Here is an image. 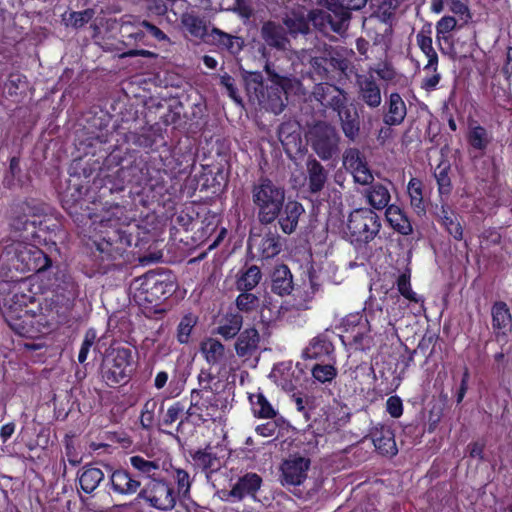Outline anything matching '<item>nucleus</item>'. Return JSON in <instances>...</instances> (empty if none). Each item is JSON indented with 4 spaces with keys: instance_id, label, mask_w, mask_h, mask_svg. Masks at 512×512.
<instances>
[{
    "instance_id": "59",
    "label": "nucleus",
    "mask_w": 512,
    "mask_h": 512,
    "mask_svg": "<svg viewBox=\"0 0 512 512\" xmlns=\"http://www.w3.org/2000/svg\"><path fill=\"white\" fill-rule=\"evenodd\" d=\"M96 338V334L94 331L89 330L86 332L84 340L82 342L79 354H78V361L80 363H84L87 359L88 353L90 351V348L94 344Z\"/></svg>"
},
{
    "instance_id": "13",
    "label": "nucleus",
    "mask_w": 512,
    "mask_h": 512,
    "mask_svg": "<svg viewBox=\"0 0 512 512\" xmlns=\"http://www.w3.org/2000/svg\"><path fill=\"white\" fill-rule=\"evenodd\" d=\"M310 460L300 456H292L285 460L281 466L283 485L299 486L307 478Z\"/></svg>"
},
{
    "instance_id": "11",
    "label": "nucleus",
    "mask_w": 512,
    "mask_h": 512,
    "mask_svg": "<svg viewBox=\"0 0 512 512\" xmlns=\"http://www.w3.org/2000/svg\"><path fill=\"white\" fill-rule=\"evenodd\" d=\"M367 0H335V3L329 4V10L332 11L337 21H333L330 14L325 12H317L313 14L312 21L314 25H322L323 20H327L334 32L340 33L346 28V24L350 19V10H359L365 6Z\"/></svg>"
},
{
    "instance_id": "1",
    "label": "nucleus",
    "mask_w": 512,
    "mask_h": 512,
    "mask_svg": "<svg viewBox=\"0 0 512 512\" xmlns=\"http://www.w3.org/2000/svg\"><path fill=\"white\" fill-rule=\"evenodd\" d=\"M9 265L21 273L39 272L50 265L49 258L35 245L25 242H14L8 245L0 257V265Z\"/></svg>"
},
{
    "instance_id": "4",
    "label": "nucleus",
    "mask_w": 512,
    "mask_h": 512,
    "mask_svg": "<svg viewBox=\"0 0 512 512\" xmlns=\"http://www.w3.org/2000/svg\"><path fill=\"white\" fill-rule=\"evenodd\" d=\"M0 296L1 310L6 321L26 311L27 305L34 299L30 284L25 279L0 283Z\"/></svg>"
},
{
    "instance_id": "27",
    "label": "nucleus",
    "mask_w": 512,
    "mask_h": 512,
    "mask_svg": "<svg viewBox=\"0 0 512 512\" xmlns=\"http://www.w3.org/2000/svg\"><path fill=\"white\" fill-rule=\"evenodd\" d=\"M445 6L449 8V10L464 19L465 22L471 19L470 10L466 0H431V12L435 14H440L444 11Z\"/></svg>"
},
{
    "instance_id": "39",
    "label": "nucleus",
    "mask_w": 512,
    "mask_h": 512,
    "mask_svg": "<svg viewBox=\"0 0 512 512\" xmlns=\"http://www.w3.org/2000/svg\"><path fill=\"white\" fill-rule=\"evenodd\" d=\"M104 479V473L96 467H84L78 476L79 485L85 493H92Z\"/></svg>"
},
{
    "instance_id": "44",
    "label": "nucleus",
    "mask_w": 512,
    "mask_h": 512,
    "mask_svg": "<svg viewBox=\"0 0 512 512\" xmlns=\"http://www.w3.org/2000/svg\"><path fill=\"white\" fill-rule=\"evenodd\" d=\"M261 278L259 267L252 265L240 272L236 280V288L239 291H251L259 284Z\"/></svg>"
},
{
    "instance_id": "63",
    "label": "nucleus",
    "mask_w": 512,
    "mask_h": 512,
    "mask_svg": "<svg viewBox=\"0 0 512 512\" xmlns=\"http://www.w3.org/2000/svg\"><path fill=\"white\" fill-rule=\"evenodd\" d=\"M183 412V407L180 403H175L171 405L166 412V415L164 417V424L165 425H171L173 424L180 416V414Z\"/></svg>"
},
{
    "instance_id": "50",
    "label": "nucleus",
    "mask_w": 512,
    "mask_h": 512,
    "mask_svg": "<svg viewBox=\"0 0 512 512\" xmlns=\"http://www.w3.org/2000/svg\"><path fill=\"white\" fill-rule=\"evenodd\" d=\"M333 363L328 364H316L312 368V376L315 380L320 383L331 382L337 375V370L334 366L335 360H332Z\"/></svg>"
},
{
    "instance_id": "37",
    "label": "nucleus",
    "mask_w": 512,
    "mask_h": 512,
    "mask_svg": "<svg viewBox=\"0 0 512 512\" xmlns=\"http://www.w3.org/2000/svg\"><path fill=\"white\" fill-rule=\"evenodd\" d=\"M317 290L318 287L311 278L308 283L304 282L300 288L296 289L295 294L293 295L292 307L297 311L309 309V304Z\"/></svg>"
},
{
    "instance_id": "14",
    "label": "nucleus",
    "mask_w": 512,
    "mask_h": 512,
    "mask_svg": "<svg viewBox=\"0 0 512 512\" xmlns=\"http://www.w3.org/2000/svg\"><path fill=\"white\" fill-rule=\"evenodd\" d=\"M272 81L274 84L267 87L266 94H262V98L259 101L265 109L270 110L274 114H279L285 107L283 93L286 88L287 79L274 75Z\"/></svg>"
},
{
    "instance_id": "24",
    "label": "nucleus",
    "mask_w": 512,
    "mask_h": 512,
    "mask_svg": "<svg viewBox=\"0 0 512 512\" xmlns=\"http://www.w3.org/2000/svg\"><path fill=\"white\" fill-rule=\"evenodd\" d=\"M334 111L338 113L344 135L350 140H355L360 130L359 117L356 109L345 103L341 108L335 109Z\"/></svg>"
},
{
    "instance_id": "45",
    "label": "nucleus",
    "mask_w": 512,
    "mask_h": 512,
    "mask_svg": "<svg viewBox=\"0 0 512 512\" xmlns=\"http://www.w3.org/2000/svg\"><path fill=\"white\" fill-rule=\"evenodd\" d=\"M130 463L140 474L151 478V480L156 479L155 477L159 475L161 470L159 460H149L139 455L132 456L130 458Z\"/></svg>"
},
{
    "instance_id": "17",
    "label": "nucleus",
    "mask_w": 512,
    "mask_h": 512,
    "mask_svg": "<svg viewBox=\"0 0 512 512\" xmlns=\"http://www.w3.org/2000/svg\"><path fill=\"white\" fill-rule=\"evenodd\" d=\"M262 484L261 477L256 473H247L233 485L232 489L227 494L234 500L240 501L245 497L255 498L256 492L260 489Z\"/></svg>"
},
{
    "instance_id": "30",
    "label": "nucleus",
    "mask_w": 512,
    "mask_h": 512,
    "mask_svg": "<svg viewBox=\"0 0 512 512\" xmlns=\"http://www.w3.org/2000/svg\"><path fill=\"white\" fill-rule=\"evenodd\" d=\"M261 36L264 41L276 49H285L288 42L285 30L274 22H266L261 28Z\"/></svg>"
},
{
    "instance_id": "8",
    "label": "nucleus",
    "mask_w": 512,
    "mask_h": 512,
    "mask_svg": "<svg viewBox=\"0 0 512 512\" xmlns=\"http://www.w3.org/2000/svg\"><path fill=\"white\" fill-rule=\"evenodd\" d=\"M378 215L368 208L356 209L350 213L347 230L351 242L368 243L380 231Z\"/></svg>"
},
{
    "instance_id": "5",
    "label": "nucleus",
    "mask_w": 512,
    "mask_h": 512,
    "mask_svg": "<svg viewBox=\"0 0 512 512\" xmlns=\"http://www.w3.org/2000/svg\"><path fill=\"white\" fill-rule=\"evenodd\" d=\"M134 301L140 305H156L171 293L172 284L154 272L136 278L130 286Z\"/></svg>"
},
{
    "instance_id": "31",
    "label": "nucleus",
    "mask_w": 512,
    "mask_h": 512,
    "mask_svg": "<svg viewBox=\"0 0 512 512\" xmlns=\"http://www.w3.org/2000/svg\"><path fill=\"white\" fill-rule=\"evenodd\" d=\"M199 394L195 391L191 394V405L187 410V416L194 423H203L213 418L211 410H215L213 406H209L204 400L198 399Z\"/></svg>"
},
{
    "instance_id": "42",
    "label": "nucleus",
    "mask_w": 512,
    "mask_h": 512,
    "mask_svg": "<svg viewBox=\"0 0 512 512\" xmlns=\"http://www.w3.org/2000/svg\"><path fill=\"white\" fill-rule=\"evenodd\" d=\"M192 457L195 465L205 472H214L220 467L219 459L211 446L196 451Z\"/></svg>"
},
{
    "instance_id": "9",
    "label": "nucleus",
    "mask_w": 512,
    "mask_h": 512,
    "mask_svg": "<svg viewBox=\"0 0 512 512\" xmlns=\"http://www.w3.org/2000/svg\"><path fill=\"white\" fill-rule=\"evenodd\" d=\"M307 141L322 159L329 160L338 153L340 137L336 129L326 122H318L307 132Z\"/></svg>"
},
{
    "instance_id": "12",
    "label": "nucleus",
    "mask_w": 512,
    "mask_h": 512,
    "mask_svg": "<svg viewBox=\"0 0 512 512\" xmlns=\"http://www.w3.org/2000/svg\"><path fill=\"white\" fill-rule=\"evenodd\" d=\"M343 165L350 171L355 182L368 185L373 181V175L367 166L364 156L356 148H349L343 154Z\"/></svg>"
},
{
    "instance_id": "36",
    "label": "nucleus",
    "mask_w": 512,
    "mask_h": 512,
    "mask_svg": "<svg viewBox=\"0 0 512 512\" xmlns=\"http://www.w3.org/2000/svg\"><path fill=\"white\" fill-rule=\"evenodd\" d=\"M200 351L209 365L219 364L225 355L224 345L214 338L203 340L200 345Z\"/></svg>"
},
{
    "instance_id": "53",
    "label": "nucleus",
    "mask_w": 512,
    "mask_h": 512,
    "mask_svg": "<svg viewBox=\"0 0 512 512\" xmlns=\"http://www.w3.org/2000/svg\"><path fill=\"white\" fill-rule=\"evenodd\" d=\"M174 480L177 484V496L187 498L191 488V478L189 473L181 468H175Z\"/></svg>"
},
{
    "instance_id": "52",
    "label": "nucleus",
    "mask_w": 512,
    "mask_h": 512,
    "mask_svg": "<svg viewBox=\"0 0 512 512\" xmlns=\"http://www.w3.org/2000/svg\"><path fill=\"white\" fill-rule=\"evenodd\" d=\"M197 323V317L193 314L185 315L177 328V339L180 343L186 344L189 342V338L194 326Z\"/></svg>"
},
{
    "instance_id": "7",
    "label": "nucleus",
    "mask_w": 512,
    "mask_h": 512,
    "mask_svg": "<svg viewBox=\"0 0 512 512\" xmlns=\"http://www.w3.org/2000/svg\"><path fill=\"white\" fill-rule=\"evenodd\" d=\"M342 340L356 350H370L375 342L371 334V323L368 315L352 313L343 318L341 322Z\"/></svg>"
},
{
    "instance_id": "15",
    "label": "nucleus",
    "mask_w": 512,
    "mask_h": 512,
    "mask_svg": "<svg viewBox=\"0 0 512 512\" xmlns=\"http://www.w3.org/2000/svg\"><path fill=\"white\" fill-rule=\"evenodd\" d=\"M314 98L324 107H330L333 110L341 108L347 103V94L344 90L329 84L319 83L313 90Z\"/></svg>"
},
{
    "instance_id": "64",
    "label": "nucleus",
    "mask_w": 512,
    "mask_h": 512,
    "mask_svg": "<svg viewBox=\"0 0 512 512\" xmlns=\"http://www.w3.org/2000/svg\"><path fill=\"white\" fill-rule=\"evenodd\" d=\"M255 430L256 433L260 436L272 437L277 430V426L273 422H268L265 424L258 425Z\"/></svg>"
},
{
    "instance_id": "43",
    "label": "nucleus",
    "mask_w": 512,
    "mask_h": 512,
    "mask_svg": "<svg viewBox=\"0 0 512 512\" xmlns=\"http://www.w3.org/2000/svg\"><path fill=\"white\" fill-rule=\"evenodd\" d=\"M416 42L427 58V64L424 66V71H435L438 67V55L433 48L432 38L424 33H418L416 36Z\"/></svg>"
},
{
    "instance_id": "58",
    "label": "nucleus",
    "mask_w": 512,
    "mask_h": 512,
    "mask_svg": "<svg viewBox=\"0 0 512 512\" xmlns=\"http://www.w3.org/2000/svg\"><path fill=\"white\" fill-rule=\"evenodd\" d=\"M94 15V12L90 9L72 12L69 14V17L66 18L67 25H71L75 28L82 27L86 23H88Z\"/></svg>"
},
{
    "instance_id": "41",
    "label": "nucleus",
    "mask_w": 512,
    "mask_h": 512,
    "mask_svg": "<svg viewBox=\"0 0 512 512\" xmlns=\"http://www.w3.org/2000/svg\"><path fill=\"white\" fill-rule=\"evenodd\" d=\"M365 197L369 205L377 210H382L388 207V203L391 199L390 192L387 187L379 183L368 188L365 192Z\"/></svg>"
},
{
    "instance_id": "22",
    "label": "nucleus",
    "mask_w": 512,
    "mask_h": 512,
    "mask_svg": "<svg viewBox=\"0 0 512 512\" xmlns=\"http://www.w3.org/2000/svg\"><path fill=\"white\" fill-rule=\"evenodd\" d=\"M371 438L376 450L385 456H394L397 454V446L394 433L390 427L376 426L371 431Z\"/></svg>"
},
{
    "instance_id": "38",
    "label": "nucleus",
    "mask_w": 512,
    "mask_h": 512,
    "mask_svg": "<svg viewBox=\"0 0 512 512\" xmlns=\"http://www.w3.org/2000/svg\"><path fill=\"white\" fill-rule=\"evenodd\" d=\"M293 289L292 274L287 266L275 269L272 276V291L278 295H287Z\"/></svg>"
},
{
    "instance_id": "46",
    "label": "nucleus",
    "mask_w": 512,
    "mask_h": 512,
    "mask_svg": "<svg viewBox=\"0 0 512 512\" xmlns=\"http://www.w3.org/2000/svg\"><path fill=\"white\" fill-rule=\"evenodd\" d=\"M181 22L185 30L195 38L202 39L207 34L206 21L193 13L183 14Z\"/></svg>"
},
{
    "instance_id": "26",
    "label": "nucleus",
    "mask_w": 512,
    "mask_h": 512,
    "mask_svg": "<svg viewBox=\"0 0 512 512\" xmlns=\"http://www.w3.org/2000/svg\"><path fill=\"white\" fill-rule=\"evenodd\" d=\"M7 323L12 330L23 337L36 338L40 333L36 326V317L29 310L22 312L14 319L7 320Z\"/></svg>"
},
{
    "instance_id": "62",
    "label": "nucleus",
    "mask_w": 512,
    "mask_h": 512,
    "mask_svg": "<svg viewBox=\"0 0 512 512\" xmlns=\"http://www.w3.org/2000/svg\"><path fill=\"white\" fill-rule=\"evenodd\" d=\"M220 82L221 84L226 88L227 92H228V95L235 101V102H240V99H239V96H238V93H237V89L234 85V80L233 78L228 75V74H224L220 77Z\"/></svg>"
},
{
    "instance_id": "34",
    "label": "nucleus",
    "mask_w": 512,
    "mask_h": 512,
    "mask_svg": "<svg viewBox=\"0 0 512 512\" xmlns=\"http://www.w3.org/2000/svg\"><path fill=\"white\" fill-rule=\"evenodd\" d=\"M243 318L238 313H227L219 322L216 333L225 340L234 338L241 330Z\"/></svg>"
},
{
    "instance_id": "23",
    "label": "nucleus",
    "mask_w": 512,
    "mask_h": 512,
    "mask_svg": "<svg viewBox=\"0 0 512 512\" xmlns=\"http://www.w3.org/2000/svg\"><path fill=\"white\" fill-rule=\"evenodd\" d=\"M407 115V107L398 93H391L386 101V112L383 121L386 125L397 126L403 123Z\"/></svg>"
},
{
    "instance_id": "61",
    "label": "nucleus",
    "mask_w": 512,
    "mask_h": 512,
    "mask_svg": "<svg viewBox=\"0 0 512 512\" xmlns=\"http://www.w3.org/2000/svg\"><path fill=\"white\" fill-rule=\"evenodd\" d=\"M284 23L290 33H306L308 30L307 23L303 18H287Z\"/></svg>"
},
{
    "instance_id": "3",
    "label": "nucleus",
    "mask_w": 512,
    "mask_h": 512,
    "mask_svg": "<svg viewBox=\"0 0 512 512\" xmlns=\"http://www.w3.org/2000/svg\"><path fill=\"white\" fill-rule=\"evenodd\" d=\"M122 215L123 209L116 206L109 217L103 218L99 224V232L103 237L102 241L97 243V249L113 259L120 256L129 244L122 231V225L126 224V219L122 220Z\"/></svg>"
},
{
    "instance_id": "57",
    "label": "nucleus",
    "mask_w": 512,
    "mask_h": 512,
    "mask_svg": "<svg viewBox=\"0 0 512 512\" xmlns=\"http://www.w3.org/2000/svg\"><path fill=\"white\" fill-rule=\"evenodd\" d=\"M157 408V401L149 399L145 402L141 411L140 423L144 429H150L154 424V414Z\"/></svg>"
},
{
    "instance_id": "18",
    "label": "nucleus",
    "mask_w": 512,
    "mask_h": 512,
    "mask_svg": "<svg viewBox=\"0 0 512 512\" xmlns=\"http://www.w3.org/2000/svg\"><path fill=\"white\" fill-rule=\"evenodd\" d=\"M249 246H256L261 258L270 259L281 252L283 241L277 232L268 231L261 239L250 237Z\"/></svg>"
},
{
    "instance_id": "51",
    "label": "nucleus",
    "mask_w": 512,
    "mask_h": 512,
    "mask_svg": "<svg viewBox=\"0 0 512 512\" xmlns=\"http://www.w3.org/2000/svg\"><path fill=\"white\" fill-rule=\"evenodd\" d=\"M235 304L239 311L248 313L259 307L260 300L255 294L249 291H242V293L237 296Z\"/></svg>"
},
{
    "instance_id": "2",
    "label": "nucleus",
    "mask_w": 512,
    "mask_h": 512,
    "mask_svg": "<svg viewBox=\"0 0 512 512\" xmlns=\"http://www.w3.org/2000/svg\"><path fill=\"white\" fill-rule=\"evenodd\" d=\"M252 202L258 209L261 224L274 222L283 208L285 191L269 179H261L251 189Z\"/></svg>"
},
{
    "instance_id": "6",
    "label": "nucleus",
    "mask_w": 512,
    "mask_h": 512,
    "mask_svg": "<svg viewBox=\"0 0 512 512\" xmlns=\"http://www.w3.org/2000/svg\"><path fill=\"white\" fill-rule=\"evenodd\" d=\"M133 356L129 348H112L102 366V377L109 386L126 383L133 372Z\"/></svg>"
},
{
    "instance_id": "35",
    "label": "nucleus",
    "mask_w": 512,
    "mask_h": 512,
    "mask_svg": "<svg viewBox=\"0 0 512 512\" xmlns=\"http://www.w3.org/2000/svg\"><path fill=\"white\" fill-rule=\"evenodd\" d=\"M388 223L400 234L409 235L413 228L404 212L397 205H390L385 212Z\"/></svg>"
},
{
    "instance_id": "54",
    "label": "nucleus",
    "mask_w": 512,
    "mask_h": 512,
    "mask_svg": "<svg viewBox=\"0 0 512 512\" xmlns=\"http://www.w3.org/2000/svg\"><path fill=\"white\" fill-rule=\"evenodd\" d=\"M457 27V20L453 16H443L436 23V39L437 41L447 40V34L453 31Z\"/></svg>"
},
{
    "instance_id": "16",
    "label": "nucleus",
    "mask_w": 512,
    "mask_h": 512,
    "mask_svg": "<svg viewBox=\"0 0 512 512\" xmlns=\"http://www.w3.org/2000/svg\"><path fill=\"white\" fill-rule=\"evenodd\" d=\"M278 136L285 152L289 156H292L293 154H296L301 151V129L297 122L289 121L283 123L279 127Z\"/></svg>"
},
{
    "instance_id": "29",
    "label": "nucleus",
    "mask_w": 512,
    "mask_h": 512,
    "mask_svg": "<svg viewBox=\"0 0 512 512\" xmlns=\"http://www.w3.org/2000/svg\"><path fill=\"white\" fill-rule=\"evenodd\" d=\"M492 140L491 134L479 125L476 121H472L468 125L467 141L469 145L480 152H484Z\"/></svg>"
},
{
    "instance_id": "40",
    "label": "nucleus",
    "mask_w": 512,
    "mask_h": 512,
    "mask_svg": "<svg viewBox=\"0 0 512 512\" xmlns=\"http://www.w3.org/2000/svg\"><path fill=\"white\" fill-rule=\"evenodd\" d=\"M307 171L311 192L316 193L322 190L327 180L324 167L316 159H311L307 163Z\"/></svg>"
},
{
    "instance_id": "60",
    "label": "nucleus",
    "mask_w": 512,
    "mask_h": 512,
    "mask_svg": "<svg viewBox=\"0 0 512 512\" xmlns=\"http://www.w3.org/2000/svg\"><path fill=\"white\" fill-rule=\"evenodd\" d=\"M386 410L393 418H399L403 413V404L400 397H389L386 401Z\"/></svg>"
},
{
    "instance_id": "10",
    "label": "nucleus",
    "mask_w": 512,
    "mask_h": 512,
    "mask_svg": "<svg viewBox=\"0 0 512 512\" xmlns=\"http://www.w3.org/2000/svg\"><path fill=\"white\" fill-rule=\"evenodd\" d=\"M139 496L151 507L162 511L173 509L178 497L170 483L159 479L150 480L141 490Z\"/></svg>"
},
{
    "instance_id": "47",
    "label": "nucleus",
    "mask_w": 512,
    "mask_h": 512,
    "mask_svg": "<svg viewBox=\"0 0 512 512\" xmlns=\"http://www.w3.org/2000/svg\"><path fill=\"white\" fill-rule=\"evenodd\" d=\"M333 353V344L330 341L321 338L313 339L306 351L307 356L313 359L328 357L329 360H334L332 357Z\"/></svg>"
},
{
    "instance_id": "55",
    "label": "nucleus",
    "mask_w": 512,
    "mask_h": 512,
    "mask_svg": "<svg viewBox=\"0 0 512 512\" xmlns=\"http://www.w3.org/2000/svg\"><path fill=\"white\" fill-rule=\"evenodd\" d=\"M397 287L401 295H403L409 301L415 303L422 302L421 297H419L417 293H415L411 288L409 273H403L398 277Z\"/></svg>"
},
{
    "instance_id": "21",
    "label": "nucleus",
    "mask_w": 512,
    "mask_h": 512,
    "mask_svg": "<svg viewBox=\"0 0 512 512\" xmlns=\"http://www.w3.org/2000/svg\"><path fill=\"white\" fill-rule=\"evenodd\" d=\"M260 335L255 328H247L240 332L236 342L235 351L238 357L249 359L259 349Z\"/></svg>"
},
{
    "instance_id": "49",
    "label": "nucleus",
    "mask_w": 512,
    "mask_h": 512,
    "mask_svg": "<svg viewBox=\"0 0 512 512\" xmlns=\"http://www.w3.org/2000/svg\"><path fill=\"white\" fill-rule=\"evenodd\" d=\"M212 36L218 44L222 45L233 54L238 53L242 49L243 41L239 37L231 36L216 28L212 30Z\"/></svg>"
},
{
    "instance_id": "56",
    "label": "nucleus",
    "mask_w": 512,
    "mask_h": 512,
    "mask_svg": "<svg viewBox=\"0 0 512 512\" xmlns=\"http://www.w3.org/2000/svg\"><path fill=\"white\" fill-rule=\"evenodd\" d=\"M122 37L127 39L129 43L143 42L145 38L144 28L140 22L136 25L125 23L122 26Z\"/></svg>"
},
{
    "instance_id": "28",
    "label": "nucleus",
    "mask_w": 512,
    "mask_h": 512,
    "mask_svg": "<svg viewBox=\"0 0 512 512\" xmlns=\"http://www.w3.org/2000/svg\"><path fill=\"white\" fill-rule=\"evenodd\" d=\"M491 314L495 330L504 335L512 330V316L506 303L496 302L492 306Z\"/></svg>"
},
{
    "instance_id": "20",
    "label": "nucleus",
    "mask_w": 512,
    "mask_h": 512,
    "mask_svg": "<svg viewBox=\"0 0 512 512\" xmlns=\"http://www.w3.org/2000/svg\"><path fill=\"white\" fill-rule=\"evenodd\" d=\"M303 213L304 208L299 202H284L283 208L277 217L281 230L285 234H292L296 230L299 218Z\"/></svg>"
},
{
    "instance_id": "19",
    "label": "nucleus",
    "mask_w": 512,
    "mask_h": 512,
    "mask_svg": "<svg viewBox=\"0 0 512 512\" xmlns=\"http://www.w3.org/2000/svg\"><path fill=\"white\" fill-rule=\"evenodd\" d=\"M356 85L360 99L370 108H377L381 105V91L372 76L358 75Z\"/></svg>"
},
{
    "instance_id": "48",
    "label": "nucleus",
    "mask_w": 512,
    "mask_h": 512,
    "mask_svg": "<svg viewBox=\"0 0 512 512\" xmlns=\"http://www.w3.org/2000/svg\"><path fill=\"white\" fill-rule=\"evenodd\" d=\"M407 192L411 206L416 209L417 212H423L425 210V206L422 181L417 178H411L407 186Z\"/></svg>"
},
{
    "instance_id": "33",
    "label": "nucleus",
    "mask_w": 512,
    "mask_h": 512,
    "mask_svg": "<svg viewBox=\"0 0 512 512\" xmlns=\"http://www.w3.org/2000/svg\"><path fill=\"white\" fill-rule=\"evenodd\" d=\"M437 215L441 225L454 239L461 240L463 238V228L458 216L450 207L441 206Z\"/></svg>"
},
{
    "instance_id": "25",
    "label": "nucleus",
    "mask_w": 512,
    "mask_h": 512,
    "mask_svg": "<svg viewBox=\"0 0 512 512\" xmlns=\"http://www.w3.org/2000/svg\"><path fill=\"white\" fill-rule=\"evenodd\" d=\"M109 480L112 490L120 495H132L140 487V482L123 469L113 471Z\"/></svg>"
},
{
    "instance_id": "32",
    "label": "nucleus",
    "mask_w": 512,
    "mask_h": 512,
    "mask_svg": "<svg viewBox=\"0 0 512 512\" xmlns=\"http://www.w3.org/2000/svg\"><path fill=\"white\" fill-rule=\"evenodd\" d=\"M248 399L251 405L252 413L255 417L263 419H272L277 415L276 409L267 400L260 391L249 393Z\"/></svg>"
}]
</instances>
